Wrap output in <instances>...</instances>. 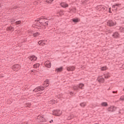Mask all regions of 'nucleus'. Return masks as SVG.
<instances>
[{"instance_id": "obj_34", "label": "nucleus", "mask_w": 124, "mask_h": 124, "mask_svg": "<svg viewBox=\"0 0 124 124\" xmlns=\"http://www.w3.org/2000/svg\"><path fill=\"white\" fill-rule=\"evenodd\" d=\"M41 122H46V120L45 119V118H44V117L43 116V118L42 119V120H41Z\"/></svg>"}, {"instance_id": "obj_49", "label": "nucleus", "mask_w": 124, "mask_h": 124, "mask_svg": "<svg viewBox=\"0 0 124 124\" xmlns=\"http://www.w3.org/2000/svg\"><path fill=\"white\" fill-rule=\"evenodd\" d=\"M123 92H124V89H123Z\"/></svg>"}, {"instance_id": "obj_6", "label": "nucleus", "mask_w": 124, "mask_h": 124, "mask_svg": "<svg viewBox=\"0 0 124 124\" xmlns=\"http://www.w3.org/2000/svg\"><path fill=\"white\" fill-rule=\"evenodd\" d=\"M61 110H56L53 111V114L55 116H61Z\"/></svg>"}, {"instance_id": "obj_12", "label": "nucleus", "mask_w": 124, "mask_h": 124, "mask_svg": "<svg viewBox=\"0 0 124 124\" xmlns=\"http://www.w3.org/2000/svg\"><path fill=\"white\" fill-rule=\"evenodd\" d=\"M97 80H98V81L99 82V83L104 82V78H103L99 77L97 78Z\"/></svg>"}, {"instance_id": "obj_26", "label": "nucleus", "mask_w": 124, "mask_h": 124, "mask_svg": "<svg viewBox=\"0 0 124 124\" xmlns=\"http://www.w3.org/2000/svg\"><path fill=\"white\" fill-rule=\"evenodd\" d=\"M119 5H121V4H115L112 6V8H116V6H119Z\"/></svg>"}, {"instance_id": "obj_48", "label": "nucleus", "mask_w": 124, "mask_h": 124, "mask_svg": "<svg viewBox=\"0 0 124 124\" xmlns=\"http://www.w3.org/2000/svg\"><path fill=\"white\" fill-rule=\"evenodd\" d=\"M1 5V4L0 3V7Z\"/></svg>"}, {"instance_id": "obj_44", "label": "nucleus", "mask_w": 124, "mask_h": 124, "mask_svg": "<svg viewBox=\"0 0 124 124\" xmlns=\"http://www.w3.org/2000/svg\"><path fill=\"white\" fill-rule=\"evenodd\" d=\"M109 13H110L111 12H110V11H111V8H109Z\"/></svg>"}, {"instance_id": "obj_50", "label": "nucleus", "mask_w": 124, "mask_h": 124, "mask_svg": "<svg viewBox=\"0 0 124 124\" xmlns=\"http://www.w3.org/2000/svg\"><path fill=\"white\" fill-rule=\"evenodd\" d=\"M109 90H110V88H109Z\"/></svg>"}, {"instance_id": "obj_3", "label": "nucleus", "mask_w": 124, "mask_h": 124, "mask_svg": "<svg viewBox=\"0 0 124 124\" xmlns=\"http://www.w3.org/2000/svg\"><path fill=\"white\" fill-rule=\"evenodd\" d=\"M20 68H21V66H20V65L18 64L14 65L13 67V69L15 71H18V70H19Z\"/></svg>"}, {"instance_id": "obj_11", "label": "nucleus", "mask_w": 124, "mask_h": 124, "mask_svg": "<svg viewBox=\"0 0 124 124\" xmlns=\"http://www.w3.org/2000/svg\"><path fill=\"white\" fill-rule=\"evenodd\" d=\"M39 24H41L42 26H44V27H47L48 26V21H46L44 23H43V22H41V21L39 22Z\"/></svg>"}, {"instance_id": "obj_42", "label": "nucleus", "mask_w": 124, "mask_h": 124, "mask_svg": "<svg viewBox=\"0 0 124 124\" xmlns=\"http://www.w3.org/2000/svg\"><path fill=\"white\" fill-rule=\"evenodd\" d=\"M61 6H62V2L61 3Z\"/></svg>"}, {"instance_id": "obj_21", "label": "nucleus", "mask_w": 124, "mask_h": 124, "mask_svg": "<svg viewBox=\"0 0 124 124\" xmlns=\"http://www.w3.org/2000/svg\"><path fill=\"white\" fill-rule=\"evenodd\" d=\"M43 19H46V20H47V18H46L44 16H42L40 17V18L38 20H35V22H39V21H40L41 20H42Z\"/></svg>"}, {"instance_id": "obj_10", "label": "nucleus", "mask_w": 124, "mask_h": 124, "mask_svg": "<svg viewBox=\"0 0 124 124\" xmlns=\"http://www.w3.org/2000/svg\"><path fill=\"white\" fill-rule=\"evenodd\" d=\"M67 70H68V71H73L74 70H75V67L72 66L67 67Z\"/></svg>"}, {"instance_id": "obj_19", "label": "nucleus", "mask_w": 124, "mask_h": 124, "mask_svg": "<svg viewBox=\"0 0 124 124\" xmlns=\"http://www.w3.org/2000/svg\"><path fill=\"white\" fill-rule=\"evenodd\" d=\"M73 89L74 91H78L79 90V87L78 85H75L73 87Z\"/></svg>"}, {"instance_id": "obj_5", "label": "nucleus", "mask_w": 124, "mask_h": 124, "mask_svg": "<svg viewBox=\"0 0 124 124\" xmlns=\"http://www.w3.org/2000/svg\"><path fill=\"white\" fill-rule=\"evenodd\" d=\"M108 112H115L116 111V108L114 106H111L107 109Z\"/></svg>"}, {"instance_id": "obj_43", "label": "nucleus", "mask_w": 124, "mask_h": 124, "mask_svg": "<svg viewBox=\"0 0 124 124\" xmlns=\"http://www.w3.org/2000/svg\"><path fill=\"white\" fill-rule=\"evenodd\" d=\"M53 122V120H51V121H49V123L51 124Z\"/></svg>"}, {"instance_id": "obj_45", "label": "nucleus", "mask_w": 124, "mask_h": 124, "mask_svg": "<svg viewBox=\"0 0 124 124\" xmlns=\"http://www.w3.org/2000/svg\"><path fill=\"white\" fill-rule=\"evenodd\" d=\"M36 26H38L39 27V26H38V23H37V24H36Z\"/></svg>"}, {"instance_id": "obj_23", "label": "nucleus", "mask_w": 124, "mask_h": 124, "mask_svg": "<svg viewBox=\"0 0 124 124\" xmlns=\"http://www.w3.org/2000/svg\"><path fill=\"white\" fill-rule=\"evenodd\" d=\"M78 86V89H83V87H84V84L80 83Z\"/></svg>"}, {"instance_id": "obj_22", "label": "nucleus", "mask_w": 124, "mask_h": 124, "mask_svg": "<svg viewBox=\"0 0 124 124\" xmlns=\"http://www.w3.org/2000/svg\"><path fill=\"white\" fill-rule=\"evenodd\" d=\"M43 118V116L41 115H39L37 117L38 120H39L40 122H41V120H42V118Z\"/></svg>"}, {"instance_id": "obj_1", "label": "nucleus", "mask_w": 124, "mask_h": 124, "mask_svg": "<svg viewBox=\"0 0 124 124\" xmlns=\"http://www.w3.org/2000/svg\"><path fill=\"white\" fill-rule=\"evenodd\" d=\"M49 85V80L47 79L46 81H45L43 83L44 87L42 86L37 87L36 88L33 90V92L38 93H42V92L44 91V87H45V88H47Z\"/></svg>"}, {"instance_id": "obj_33", "label": "nucleus", "mask_w": 124, "mask_h": 124, "mask_svg": "<svg viewBox=\"0 0 124 124\" xmlns=\"http://www.w3.org/2000/svg\"><path fill=\"white\" fill-rule=\"evenodd\" d=\"M110 77V76L109 75H105V78L106 79H108Z\"/></svg>"}, {"instance_id": "obj_20", "label": "nucleus", "mask_w": 124, "mask_h": 124, "mask_svg": "<svg viewBox=\"0 0 124 124\" xmlns=\"http://www.w3.org/2000/svg\"><path fill=\"white\" fill-rule=\"evenodd\" d=\"M50 104H56L57 103V101L55 100H51L50 101Z\"/></svg>"}, {"instance_id": "obj_9", "label": "nucleus", "mask_w": 124, "mask_h": 124, "mask_svg": "<svg viewBox=\"0 0 124 124\" xmlns=\"http://www.w3.org/2000/svg\"><path fill=\"white\" fill-rule=\"evenodd\" d=\"M112 36L114 38H118V37H120V34L118 32H115Z\"/></svg>"}, {"instance_id": "obj_29", "label": "nucleus", "mask_w": 124, "mask_h": 124, "mask_svg": "<svg viewBox=\"0 0 124 124\" xmlns=\"http://www.w3.org/2000/svg\"><path fill=\"white\" fill-rule=\"evenodd\" d=\"M53 0H46V2L47 3H51Z\"/></svg>"}, {"instance_id": "obj_28", "label": "nucleus", "mask_w": 124, "mask_h": 124, "mask_svg": "<svg viewBox=\"0 0 124 124\" xmlns=\"http://www.w3.org/2000/svg\"><path fill=\"white\" fill-rule=\"evenodd\" d=\"M21 23H22V21H21V20H19V21H16L15 22V24H16V25H20Z\"/></svg>"}, {"instance_id": "obj_7", "label": "nucleus", "mask_w": 124, "mask_h": 124, "mask_svg": "<svg viewBox=\"0 0 124 124\" xmlns=\"http://www.w3.org/2000/svg\"><path fill=\"white\" fill-rule=\"evenodd\" d=\"M44 65L46 66V67L50 68L52 65V64H51V62H46L44 63Z\"/></svg>"}, {"instance_id": "obj_15", "label": "nucleus", "mask_w": 124, "mask_h": 124, "mask_svg": "<svg viewBox=\"0 0 124 124\" xmlns=\"http://www.w3.org/2000/svg\"><path fill=\"white\" fill-rule=\"evenodd\" d=\"M74 118V115L70 114V116H69L67 117V120H71V119H73Z\"/></svg>"}, {"instance_id": "obj_8", "label": "nucleus", "mask_w": 124, "mask_h": 124, "mask_svg": "<svg viewBox=\"0 0 124 124\" xmlns=\"http://www.w3.org/2000/svg\"><path fill=\"white\" fill-rule=\"evenodd\" d=\"M28 58L30 61H36L37 60V57H36L35 56L32 55L30 57H29Z\"/></svg>"}, {"instance_id": "obj_30", "label": "nucleus", "mask_w": 124, "mask_h": 124, "mask_svg": "<svg viewBox=\"0 0 124 124\" xmlns=\"http://www.w3.org/2000/svg\"><path fill=\"white\" fill-rule=\"evenodd\" d=\"M87 1H87V0H85V1H81V3H82V4H84V5H86V4H87Z\"/></svg>"}, {"instance_id": "obj_18", "label": "nucleus", "mask_w": 124, "mask_h": 124, "mask_svg": "<svg viewBox=\"0 0 124 124\" xmlns=\"http://www.w3.org/2000/svg\"><path fill=\"white\" fill-rule=\"evenodd\" d=\"M57 72H62V67H61L56 69Z\"/></svg>"}, {"instance_id": "obj_14", "label": "nucleus", "mask_w": 124, "mask_h": 124, "mask_svg": "<svg viewBox=\"0 0 124 124\" xmlns=\"http://www.w3.org/2000/svg\"><path fill=\"white\" fill-rule=\"evenodd\" d=\"M66 7H68V4H67L65 2H63L62 3V8H66Z\"/></svg>"}, {"instance_id": "obj_2", "label": "nucleus", "mask_w": 124, "mask_h": 124, "mask_svg": "<svg viewBox=\"0 0 124 124\" xmlns=\"http://www.w3.org/2000/svg\"><path fill=\"white\" fill-rule=\"evenodd\" d=\"M96 9L99 11H106L107 7H105V6L100 5L96 6Z\"/></svg>"}, {"instance_id": "obj_41", "label": "nucleus", "mask_w": 124, "mask_h": 124, "mask_svg": "<svg viewBox=\"0 0 124 124\" xmlns=\"http://www.w3.org/2000/svg\"><path fill=\"white\" fill-rule=\"evenodd\" d=\"M70 94L71 95H72V94H73V92H70Z\"/></svg>"}, {"instance_id": "obj_17", "label": "nucleus", "mask_w": 124, "mask_h": 124, "mask_svg": "<svg viewBox=\"0 0 124 124\" xmlns=\"http://www.w3.org/2000/svg\"><path fill=\"white\" fill-rule=\"evenodd\" d=\"M39 34H40V33L37 32L33 34V36L34 37H36L37 36H39Z\"/></svg>"}, {"instance_id": "obj_13", "label": "nucleus", "mask_w": 124, "mask_h": 124, "mask_svg": "<svg viewBox=\"0 0 124 124\" xmlns=\"http://www.w3.org/2000/svg\"><path fill=\"white\" fill-rule=\"evenodd\" d=\"M101 106L104 107H107V106H108V104L107 102H102L101 104Z\"/></svg>"}, {"instance_id": "obj_31", "label": "nucleus", "mask_w": 124, "mask_h": 124, "mask_svg": "<svg viewBox=\"0 0 124 124\" xmlns=\"http://www.w3.org/2000/svg\"><path fill=\"white\" fill-rule=\"evenodd\" d=\"M73 22H74V23H78V22H79L78 21V19H73Z\"/></svg>"}, {"instance_id": "obj_24", "label": "nucleus", "mask_w": 124, "mask_h": 124, "mask_svg": "<svg viewBox=\"0 0 124 124\" xmlns=\"http://www.w3.org/2000/svg\"><path fill=\"white\" fill-rule=\"evenodd\" d=\"M107 69V67L105 66V67H102L101 68V70H102V71H104V70H106Z\"/></svg>"}, {"instance_id": "obj_25", "label": "nucleus", "mask_w": 124, "mask_h": 124, "mask_svg": "<svg viewBox=\"0 0 124 124\" xmlns=\"http://www.w3.org/2000/svg\"><path fill=\"white\" fill-rule=\"evenodd\" d=\"M71 12H73L75 13V12H76V8H73L70 10Z\"/></svg>"}, {"instance_id": "obj_36", "label": "nucleus", "mask_w": 124, "mask_h": 124, "mask_svg": "<svg viewBox=\"0 0 124 124\" xmlns=\"http://www.w3.org/2000/svg\"><path fill=\"white\" fill-rule=\"evenodd\" d=\"M120 100H124V95L120 97Z\"/></svg>"}, {"instance_id": "obj_4", "label": "nucleus", "mask_w": 124, "mask_h": 124, "mask_svg": "<svg viewBox=\"0 0 124 124\" xmlns=\"http://www.w3.org/2000/svg\"><path fill=\"white\" fill-rule=\"evenodd\" d=\"M107 25L109 27H113V26L116 25V23L114 22L113 20H108L107 22Z\"/></svg>"}, {"instance_id": "obj_39", "label": "nucleus", "mask_w": 124, "mask_h": 124, "mask_svg": "<svg viewBox=\"0 0 124 124\" xmlns=\"http://www.w3.org/2000/svg\"><path fill=\"white\" fill-rule=\"evenodd\" d=\"M7 31H10V26L9 27H7Z\"/></svg>"}, {"instance_id": "obj_32", "label": "nucleus", "mask_w": 124, "mask_h": 124, "mask_svg": "<svg viewBox=\"0 0 124 124\" xmlns=\"http://www.w3.org/2000/svg\"><path fill=\"white\" fill-rule=\"evenodd\" d=\"M120 30L121 32H123V31H124V28L120 27Z\"/></svg>"}, {"instance_id": "obj_16", "label": "nucleus", "mask_w": 124, "mask_h": 124, "mask_svg": "<svg viewBox=\"0 0 124 124\" xmlns=\"http://www.w3.org/2000/svg\"><path fill=\"white\" fill-rule=\"evenodd\" d=\"M40 66V64L39 63H36L33 65V68H38Z\"/></svg>"}, {"instance_id": "obj_47", "label": "nucleus", "mask_w": 124, "mask_h": 124, "mask_svg": "<svg viewBox=\"0 0 124 124\" xmlns=\"http://www.w3.org/2000/svg\"><path fill=\"white\" fill-rule=\"evenodd\" d=\"M114 10H117V8H115V9H114Z\"/></svg>"}, {"instance_id": "obj_46", "label": "nucleus", "mask_w": 124, "mask_h": 124, "mask_svg": "<svg viewBox=\"0 0 124 124\" xmlns=\"http://www.w3.org/2000/svg\"><path fill=\"white\" fill-rule=\"evenodd\" d=\"M31 72H33V70H31Z\"/></svg>"}, {"instance_id": "obj_35", "label": "nucleus", "mask_w": 124, "mask_h": 124, "mask_svg": "<svg viewBox=\"0 0 124 124\" xmlns=\"http://www.w3.org/2000/svg\"><path fill=\"white\" fill-rule=\"evenodd\" d=\"M10 31H14V27L12 26H10Z\"/></svg>"}, {"instance_id": "obj_38", "label": "nucleus", "mask_w": 124, "mask_h": 124, "mask_svg": "<svg viewBox=\"0 0 124 124\" xmlns=\"http://www.w3.org/2000/svg\"><path fill=\"white\" fill-rule=\"evenodd\" d=\"M15 19H12V20H11V22H12V23H14V22H15Z\"/></svg>"}, {"instance_id": "obj_37", "label": "nucleus", "mask_w": 124, "mask_h": 124, "mask_svg": "<svg viewBox=\"0 0 124 124\" xmlns=\"http://www.w3.org/2000/svg\"><path fill=\"white\" fill-rule=\"evenodd\" d=\"M38 43L39 45H41L42 44V41H39Z\"/></svg>"}, {"instance_id": "obj_27", "label": "nucleus", "mask_w": 124, "mask_h": 124, "mask_svg": "<svg viewBox=\"0 0 124 124\" xmlns=\"http://www.w3.org/2000/svg\"><path fill=\"white\" fill-rule=\"evenodd\" d=\"M80 105L81 107H85L86 106V103H81Z\"/></svg>"}, {"instance_id": "obj_40", "label": "nucleus", "mask_w": 124, "mask_h": 124, "mask_svg": "<svg viewBox=\"0 0 124 124\" xmlns=\"http://www.w3.org/2000/svg\"><path fill=\"white\" fill-rule=\"evenodd\" d=\"M117 91H116H116H113V92H112V93H117Z\"/></svg>"}]
</instances>
